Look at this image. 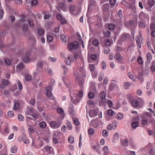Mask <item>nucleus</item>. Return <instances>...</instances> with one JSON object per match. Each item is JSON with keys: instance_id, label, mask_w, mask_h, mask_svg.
Returning a JSON list of instances; mask_svg holds the SVG:
<instances>
[{"instance_id": "1", "label": "nucleus", "mask_w": 155, "mask_h": 155, "mask_svg": "<svg viewBox=\"0 0 155 155\" xmlns=\"http://www.w3.org/2000/svg\"><path fill=\"white\" fill-rule=\"evenodd\" d=\"M79 46V44L77 41H74L68 44V49L70 51L73 50L77 49Z\"/></svg>"}, {"instance_id": "2", "label": "nucleus", "mask_w": 155, "mask_h": 155, "mask_svg": "<svg viewBox=\"0 0 155 155\" xmlns=\"http://www.w3.org/2000/svg\"><path fill=\"white\" fill-rule=\"evenodd\" d=\"M50 127L54 129L58 128L60 126L61 124L58 121H52L49 123Z\"/></svg>"}, {"instance_id": "3", "label": "nucleus", "mask_w": 155, "mask_h": 155, "mask_svg": "<svg viewBox=\"0 0 155 155\" xmlns=\"http://www.w3.org/2000/svg\"><path fill=\"white\" fill-rule=\"evenodd\" d=\"M74 60L73 55L71 54H69L68 55L67 58H65V64L68 65H70L71 63L73 62Z\"/></svg>"}, {"instance_id": "4", "label": "nucleus", "mask_w": 155, "mask_h": 155, "mask_svg": "<svg viewBox=\"0 0 155 155\" xmlns=\"http://www.w3.org/2000/svg\"><path fill=\"white\" fill-rule=\"evenodd\" d=\"M69 9L70 13L71 14L74 15H77L78 14V12L77 11L78 9L76 8L74 5H70Z\"/></svg>"}, {"instance_id": "5", "label": "nucleus", "mask_w": 155, "mask_h": 155, "mask_svg": "<svg viewBox=\"0 0 155 155\" xmlns=\"http://www.w3.org/2000/svg\"><path fill=\"white\" fill-rule=\"evenodd\" d=\"M119 89L118 85L114 83H111L109 87V89L111 91H118Z\"/></svg>"}, {"instance_id": "6", "label": "nucleus", "mask_w": 155, "mask_h": 155, "mask_svg": "<svg viewBox=\"0 0 155 155\" xmlns=\"http://www.w3.org/2000/svg\"><path fill=\"white\" fill-rule=\"evenodd\" d=\"M139 36H137L136 37L135 39L137 42V46L139 48H140L141 47V44L140 40V39H141L142 35L140 32L139 33Z\"/></svg>"}, {"instance_id": "7", "label": "nucleus", "mask_w": 155, "mask_h": 155, "mask_svg": "<svg viewBox=\"0 0 155 155\" xmlns=\"http://www.w3.org/2000/svg\"><path fill=\"white\" fill-rule=\"evenodd\" d=\"M43 149L49 154L52 153L53 152V148L51 146H45Z\"/></svg>"}, {"instance_id": "8", "label": "nucleus", "mask_w": 155, "mask_h": 155, "mask_svg": "<svg viewBox=\"0 0 155 155\" xmlns=\"http://www.w3.org/2000/svg\"><path fill=\"white\" fill-rule=\"evenodd\" d=\"M21 137L23 141L26 144H28L29 143V140L25 133H22Z\"/></svg>"}, {"instance_id": "9", "label": "nucleus", "mask_w": 155, "mask_h": 155, "mask_svg": "<svg viewBox=\"0 0 155 155\" xmlns=\"http://www.w3.org/2000/svg\"><path fill=\"white\" fill-rule=\"evenodd\" d=\"M9 82L8 80L3 79L2 81V84H0V87L2 89H4L5 87L8 85Z\"/></svg>"}, {"instance_id": "10", "label": "nucleus", "mask_w": 155, "mask_h": 155, "mask_svg": "<svg viewBox=\"0 0 155 155\" xmlns=\"http://www.w3.org/2000/svg\"><path fill=\"white\" fill-rule=\"evenodd\" d=\"M46 95L48 97H50L52 95V93L51 92L52 88L51 86H48L46 87Z\"/></svg>"}, {"instance_id": "11", "label": "nucleus", "mask_w": 155, "mask_h": 155, "mask_svg": "<svg viewBox=\"0 0 155 155\" xmlns=\"http://www.w3.org/2000/svg\"><path fill=\"white\" fill-rule=\"evenodd\" d=\"M30 53L29 52H27L23 58V61L25 63H28L30 61L29 58Z\"/></svg>"}, {"instance_id": "12", "label": "nucleus", "mask_w": 155, "mask_h": 155, "mask_svg": "<svg viewBox=\"0 0 155 155\" xmlns=\"http://www.w3.org/2000/svg\"><path fill=\"white\" fill-rule=\"evenodd\" d=\"M34 113H35V111L34 108H29L28 109L25 113V114L31 116Z\"/></svg>"}, {"instance_id": "13", "label": "nucleus", "mask_w": 155, "mask_h": 155, "mask_svg": "<svg viewBox=\"0 0 155 155\" xmlns=\"http://www.w3.org/2000/svg\"><path fill=\"white\" fill-rule=\"evenodd\" d=\"M101 101L102 102H104L105 100L106 93L104 91L101 92L100 94Z\"/></svg>"}, {"instance_id": "14", "label": "nucleus", "mask_w": 155, "mask_h": 155, "mask_svg": "<svg viewBox=\"0 0 155 155\" xmlns=\"http://www.w3.org/2000/svg\"><path fill=\"white\" fill-rule=\"evenodd\" d=\"M88 114L90 117H92L97 115V112L94 110H91L89 111Z\"/></svg>"}, {"instance_id": "15", "label": "nucleus", "mask_w": 155, "mask_h": 155, "mask_svg": "<svg viewBox=\"0 0 155 155\" xmlns=\"http://www.w3.org/2000/svg\"><path fill=\"white\" fill-rule=\"evenodd\" d=\"M121 144L122 146H127L128 145V138H125L121 140Z\"/></svg>"}, {"instance_id": "16", "label": "nucleus", "mask_w": 155, "mask_h": 155, "mask_svg": "<svg viewBox=\"0 0 155 155\" xmlns=\"http://www.w3.org/2000/svg\"><path fill=\"white\" fill-rule=\"evenodd\" d=\"M121 39L123 40H125L130 38V35L128 34H124L121 36Z\"/></svg>"}, {"instance_id": "17", "label": "nucleus", "mask_w": 155, "mask_h": 155, "mask_svg": "<svg viewBox=\"0 0 155 155\" xmlns=\"http://www.w3.org/2000/svg\"><path fill=\"white\" fill-rule=\"evenodd\" d=\"M45 33V30L43 28H39L38 31V34L39 36H42Z\"/></svg>"}, {"instance_id": "18", "label": "nucleus", "mask_w": 155, "mask_h": 155, "mask_svg": "<svg viewBox=\"0 0 155 155\" xmlns=\"http://www.w3.org/2000/svg\"><path fill=\"white\" fill-rule=\"evenodd\" d=\"M148 5L150 6L149 8H147V9L149 10H150L151 8L154 5V2L153 0H148Z\"/></svg>"}, {"instance_id": "19", "label": "nucleus", "mask_w": 155, "mask_h": 155, "mask_svg": "<svg viewBox=\"0 0 155 155\" xmlns=\"http://www.w3.org/2000/svg\"><path fill=\"white\" fill-rule=\"evenodd\" d=\"M130 103L134 107H137L139 105V102L137 100L134 99Z\"/></svg>"}, {"instance_id": "20", "label": "nucleus", "mask_w": 155, "mask_h": 155, "mask_svg": "<svg viewBox=\"0 0 155 155\" xmlns=\"http://www.w3.org/2000/svg\"><path fill=\"white\" fill-rule=\"evenodd\" d=\"M47 41L48 42H51L52 41L53 38L52 36L50 34H48L47 35Z\"/></svg>"}, {"instance_id": "21", "label": "nucleus", "mask_w": 155, "mask_h": 155, "mask_svg": "<svg viewBox=\"0 0 155 155\" xmlns=\"http://www.w3.org/2000/svg\"><path fill=\"white\" fill-rule=\"evenodd\" d=\"M57 136L56 134H54L53 135V137L52 139V141L53 143L55 144H57L58 142V139L56 138Z\"/></svg>"}, {"instance_id": "22", "label": "nucleus", "mask_w": 155, "mask_h": 155, "mask_svg": "<svg viewBox=\"0 0 155 155\" xmlns=\"http://www.w3.org/2000/svg\"><path fill=\"white\" fill-rule=\"evenodd\" d=\"M127 75L129 78L131 79L132 81H136V79L135 77L133 76L130 72H128L127 73Z\"/></svg>"}, {"instance_id": "23", "label": "nucleus", "mask_w": 155, "mask_h": 155, "mask_svg": "<svg viewBox=\"0 0 155 155\" xmlns=\"http://www.w3.org/2000/svg\"><path fill=\"white\" fill-rule=\"evenodd\" d=\"M109 5L108 4H106L103 5L102 9L103 12L107 11L109 8Z\"/></svg>"}, {"instance_id": "24", "label": "nucleus", "mask_w": 155, "mask_h": 155, "mask_svg": "<svg viewBox=\"0 0 155 155\" xmlns=\"http://www.w3.org/2000/svg\"><path fill=\"white\" fill-rule=\"evenodd\" d=\"M18 150V147L16 145L12 146L11 148V152L12 153H15Z\"/></svg>"}, {"instance_id": "25", "label": "nucleus", "mask_w": 155, "mask_h": 155, "mask_svg": "<svg viewBox=\"0 0 155 155\" xmlns=\"http://www.w3.org/2000/svg\"><path fill=\"white\" fill-rule=\"evenodd\" d=\"M43 67V62L41 61H38L37 63V69H41Z\"/></svg>"}, {"instance_id": "26", "label": "nucleus", "mask_w": 155, "mask_h": 155, "mask_svg": "<svg viewBox=\"0 0 155 155\" xmlns=\"http://www.w3.org/2000/svg\"><path fill=\"white\" fill-rule=\"evenodd\" d=\"M70 96L71 101L73 102V103L75 104L77 102L79 101V100L77 98H76V97H73L71 95H70Z\"/></svg>"}, {"instance_id": "27", "label": "nucleus", "mask_w": 155, "mask_h": 155, "mask_svg": "<svg viewBox=\"0 0 155 155\" xmlns=\"http://www.w3.org/2000/svg\"><path fill=\"white\" fill-rule=\"evenodd\" d=\"M96 4V2L95 0H89V7H91L92 6L95 5Z\"/></svg>"}, {"instance_id": "28", "label": "nucleus", "mask_w": 155, "mask_h": 155, "mask_svg": "<svg viewBox=\"0 0 155 155\" xmlns=\"http://www.w3.org/2000/svg\"><path fill=\"white\" fill-rule=\"evenodd\" d=\"M20 108V105L19 103L17 101H15V103L14 108L15 110H17L19 109Z\"/></svg>"}, {"instance_id": "29", "label": "nucleus", "mask_w": 155, "mask_h": 155, "mask_svg": "<svg viewBox=\"0 0 155 155\" xmlns=\"http://www.w3.org/2000/svg\"><path fill=\"white\" fill-rule=\"evenodd\" d=\"M146 14L143 12H141L139 15V17L140 20H143L145 18Z\"/></svg>"}, {"instance_id": "30", "label": "nucleus", "mask_w": 155, "mask_h": 155, "mask_svg": "<svg viewBox=\"0 0 155 155\" xmlns=\"http://www.w3.org/2000/svg\"><path fill=\"white\" fill-rule=\"evenodd\" d=\"M114 58L117 61H119L122 59V57L120 54L117 53L114 55Z\"/></svg>"}, {"instance_id": "31", "label": "nucleus", "mask_w": 155, "mask_h": 155, "mask_svg": "<svg viewBox=\"0 0 155 155\" xmlns=\"http://www.w3.org/2000/svg\"><path fill=\"white\" fill-rule=\"evenodd\" d=\"M89 69L91 72L94 71L95 67L94 64H89Z\"/></svg>"}, {"instance_id": "32", "label": "nucleus", "mask_w": 155, "mask_h": 155, "mask_svg": "<svg viewBox=\"0 0 155 155\" xmlns=\"http://www.w3.org/2000/svg\"><path fill=\"white\" fill-rule=\"evenodd\" d=\"M98 81L99 82H101L104 78V74L103 72H100L99 74Z\"/></svg>"}, {"instance_id": "33", "label": "nucleus", "mask_w": 155, "mask_h": 155, "mask_svg": "<svg viewBox=\"0 0 155 155\" xmlns=\"http://www.w3.org/2000/svg\"><path fill=\"white\" fill-rule=\"evenodd\" d=\"M139 125L137 121H135L133 122L131 124V126L134 129L137 127Z\"/></svg>"}, {"instance_id": "34", "label": "nucleus", "mask_w": 155, "mask_h": 155, "mask_svg": "<svg viewBox=\"0 0 155 155\" xmlns=\"http://www.w3.org/2000/svg\"><path fill=\"white\" fill-rule=\"evenodd\" d=\"M92 44L95 47L98 46L99 45L98 40L97 39H94L92 41Z\"/></svg>"}, {"instance_id": "35", "label": "nucleus", "mask_w": 155, "mask_h": 155, "mask_svg": "<svg viewBox=\"0 0 155 155\" xmlns=\"http://www.w3.org/2000/svg\"><path fill=\"white\" fill-rule=\"evenodd\" d=\"M73 123L74 124L77 126H79L80 124V122L77 118L74 119Z\"/></svg>"}, {"instance_id": "36", "label": "nucleus", "mask_w": 155, "mask_h": 155, "mask_svg": "<svg viewBox=\"0 0 155 155\" xmlns=\"http://www.w3.org/2000/svg\"><path fill=\"white\" fill-rule=\"evenodd\" d=\"M108 28L110 30H114L115 28V25L113 24H110L108 25Z\"/></svg>"}, {"instance_id": "37", "label": "nucleus", "mask_w": 155, "mask_h": 155, "mask_svg": "<svg viewBox=\"0 0 155 155\" xmlns=\"http://www.w3.org/2000/svg\"><path fill=\"white\" fill-rule=\"evenodd\" d=\"M69 142L71 144L74 143V137L72 136H70L68 139Z\"/></svg>"}, {"instance_id": "38", "label": "nucleus", "mask_w": 155, "mask_h": 155, "mask_svg": "<svg viewBox=\"0 0 155 155\" xmlns=\"http://www.w3.org/2000/svg\"><path fill=\"white\" fill-rule=\"evenodd\" d=\"M102 134L103 136L106 137L108 135V132L105 130H103L102 131Z\"/></svg>"}, {"instance_id": "39", "label": "nucleus", "mask_w": 155, "mask_h": 155, "mask_svg": "<svg viewBox=\"0 0 155 155\" xmlns=\"http://www.w3.org/2000/svg\"><path fill=\"white\" fill-rule=\"evenodd\" d=\"M147 60L148 61H149V62H150V60L152 58V56L151 54L149 53L148 52L147 54Z\"/></svg>"}, {"instance_id": "40", "label": "nucleus", "mask_w": 155, "mask_h": 155, "mask_svg": "<svg viewBox=\"0 0 155 155\" xmlns=\"http://www.w3.org/2000/svg\"><path fill=\"white\" fill-rule=\"evenodd\" d=\"M61 39L62 42H66L67 41L66 36L64 34L61 35Z\"/></svg>"}, {"instance_id": "41", "label": "nucleus", "mask_w": 155, "mask_h": 155, "mask_svg": "<svg viewBox=\"0 0 155 155\" xmlns=\"http://www.w3.org/2000/svg\"><path fill=\"white\" fill-rule=\"evenodd\" d=\"M46 126V123L44 121H42L39 124V126L42 128H45Z\"/></svg>"}, {"instance_id": "42", "label": "nucleus", "mask_w": 155, "mask_h": 155, "mask_svg": "<svg viewBox=\"0 0 155 155\" xmlns=\"http://www.w3.org/2000/svg\"><path fill=\"white\" fill-rule=\"evenodd\" d=\"M103 150L104 152V154H107L108 152V149L107 146H105L102 149Z\"/></svg>"}, {"instance_id": "43", "label": "nucleus", "mask_w": 155, "mask_h": 155, "mask_svg": "<svg viewBox=\"0 0 155 155\" xmlns=\"http://www.w3.org/2000/svg\"><path fill=\"white\" fill-rule=\"evenodd\" d=\"M88 97L89 98L92 99L94 97V92H90L88 94Z\"/></svg>"}, {"instance_id": "44", "label": "nucleus", "mask_w": 155, "mask_h": 155, "mask_svg": "<svg viewBox=\"0 0 155 155\" xmlns=\"http://www.w3.org/2000/svg\"><path fill=\"white\" fill-rule=\"evenodd\" d=\"M117 15L119 17L120 19H122L123 18V15L122 14V11L121 10H118L117 13Z\"/></svg>"}, {"instance_id": "45", "label": "nucleus", "mask_w": 155, "mask_h": 155, "mask_svg": "<svg viewBox=\"0 0 155 155\" xmlns=\"http://www.w3.org/2000/svg\"><path fill=\"white\" fill-rule=\"evenodd\" d=\"M124 88L126 89H129L130 87V83L127 82H125L124 83Z\"/></svg>"}, {"instance_id": "46", "label": "nucleus", "mask_w": 155, "mask_h": 155, "mask_svg": "<svg viewBox=\"0 0 155 155\" xmlns=\"http://www.w3.org/2000/svg\"><path fill=\"white\" fill-rule=\"evenodd\" d=\"M67 128L68 130H71L72 129V125L70 122L68 121L66 122Z\"/></svg>"}, {"instance_id": "47", "label": "nucleus", "mask_w": 155, "mask_h": 155, "mask_svg": "<svg viewBox=\"0 0 155 155\" xmlns=\"http://www.w3.org/2000/svg\"><path fill=\"white\" fill-rule=\"evenodd\" d=\"M107 114L109 116H112L114 115V112L111 109H109L107 111Z\"/></svg>"}, {"instance_id": "48", "label": "nucleus", "mask_w": 155, "mask_h": 155, "mask_svg": "<svg viewBox=\"0 0 155 155\" xmlns=\"http://www.w3.org/2000/svg\"><path fill=\"white\" fill-rule=\"evenodd\" d=\"M117 117L119 120H121L123 118V114L121 113H119L117 115Z\"/></svg>"}, {"instance_id": "49", "label": "nucleus", "mask_w": 155, "mask_h": 155, "mask_svg": "<svg viewBox=\"0 0 155 155\" xmlns=\"http://www.w3.org/2000/svg\"><path fill=\"white\" fill-rule=\"evenodd\" d=\"M138 25L140 28H144L145 27V24L141 21H139Z\"/></svg>"}, {"instance_id": "50", "label": "nucleus", "mask_w": 155, "mask_h": 155, "mask_svg": "<svg viewBox=\"0 0 155 155\" xmlns=\"http://www.w3.org/2000/svg\"><path fill=\"white\" fill-rule=\"evenodd\" d=\"M91 75L93 78H95L97 77V72L96 71L91 72Z\"/></svg>"}, {"instance_id": "51", "label": "nucleus", "mask_w": 155, "mask_h": 155, "mask_svg": "<svg viewBox=\"0 0 155 155\" xmlns=\"http://www.w3.org/2000/svg\"><path fill=\"white\" fill-rule=\"evenodd\" d=\"M17 83L18 84V88L20 91H21L22 89V85L20 81L18 80L17 81Z\"/></svg>"}, {"instance_id": "52", "label": "nucleus", "mask_w": 155, "mask_h": 155, "mask_svg": "<svg viewBox=\"0 0 155 155\" xmlns=\"http://www.w3.org/2000/svg\"><path fill=\"white\" fill-rule=\"evenodd\" d=\"M110 51V50L109 47H106L104 48V51L105 54H107Z\"/></svg>"}, {"instance_id": "53", "label": "nucleus", "mask_w": 155, "mask_h": 155, "mask_svg": "<svg viewBox=\"0 0 155 155\" xmlns=\"http://www.w3.org/2000/svg\"><path fill=\"white\" fill-rule=\"evenodd\" d=\"M24 66L23 65V64L22 63H20L17 67V68L21 70L23 69L24 68Z\"/></svg>"}, {"instance_id": "54", "label": "nucleus", "mask_w": 155, "mask_h": 155, "mask_svg": "<svg viewBox=\"0 0 155 155\" xmlns=\"http://www.w3.org/2000/svg\"><path fill=\"white\" fill-rule=\"evenodd\" d=\"M105 45L106 46H110L111 44L110 40L109 39H106L104 42Z\"/></svg>"}, {"instance_id": "55", "label": "nucleus", "mask_w": 155, "mask_h": 155, "mask_svg": "<svg viewBox=\"0 0 155 155\" xmlns=\"http://www.w3.org/2000/svg\"><path fill=\"white\" fill-rule=\"evenodd\" d=\"M5 64L7 65H10L11 63L10 60L8 59H5L4 60Z\"/></svg>"}, {"instance_id": "56", "label": "nucleus", "mask_w": 155, "mask_h": 155, "mask_svg": "<svg viewBox=\"0 0 155 155\" xmlns=\"http://www.w3.org/2000/svg\"><path fill=\"white\" fill-rule=\"evenodd\" d=\"M58 7L60 8L63 9L64 7V4L63 2H59L58 4Z\"/></svg>"}, {"instance_id": "57", "label": "nucleus", "mask_w": 155, "mask_h": 155, "mask_svg": "<svg viewBox=\"0 0 155 155\" xmlns=\"http://www.w3.org/2000/svg\"><path fill=\"white\" fill-rule=\"evenodd\" d=\"M28 25L27 24H24L22 26V28L23 31H26L28 29Z\"/></svg>"}, {"instance_id": "58", "label": "nucleus", "mask_w": 155, "mask_h": 155, "mask_svg": "<svg viewBox=\"0 0 155 155\" xmlns=\"http://www.w3.org/2000/svg\"><path fill=\"white\" fill-rule=\"evenodd\" d=\"M7 114L8 117H13L14 115V113L12 111H8Z\"/></svg>"}, {"instance_id": "59", "label": "nucleus", "mask_w": 155, "mask_h": 155, "mask_svg": "<svg viewBox=\"0 0 155 155\" xmlns=\"http://www.w3.org/2000/svg\"><path fill=\"white\" fill-rule=\"evenodd\" d=\"M51 16V15L48 13H46L45 14L44 18L45 19H49Z\"/></svg>"}, {"instance_id": "60", "label": "nucleus", "mask_w": 155, "mask_h": 155, "mask_svg": "<svg viewBox=\"0 0 155 155\" xmlns=\"http://www.w3.org/2000/svg\"><path fill=\"white\" fill-rule=\"evenodd\" d=\"M28 22L30 27H33L34 26V24L32 19H29L28 21Z\"/></svg>"}, {"instance_id": "61", "label": "nucleus", "mask_w": 155, "mask_h": 155, "mask_svg": "<svg viewBox=\"0 0 155 155\" xmlns=\"http://www.w3.org/2000/svg\"><path fill=\"white\" fill-rule=\"evenodd\" d=\"M25 79L26 81H29L31 80L32 77L30 75H27L25 76Z\"/></svg>"}, {"instance_id": "62", "label": "nucleus", "mask_w": 155, "mask_h": 155, "mask_svg": "<svg viewBox=\"0 0 155 155\" xmlns=\"http://www.w3.org/2000/svg\"><path fill=\"white\" fill-rule=\"evenodd\" d=\"M94 132V130L93 128L89 129L88 130V134L90 135H93Z\"/></svg>"}, {"instance_id": "63", "label": "nucleus", "mask_w": 155, "mask_h": 155, "mask_svg": "<svg viewBox=\"0 0 155 155\" xmlns=\"http://www.w3.org/2000/svg\"><path fill=\"white\" fill-rule=\"evenodd\" d=\"M57 112L61 114H62L64 112L63 110L61 107H58L57 109Z\"/></svg>"}, {"instance_id": "64", "label": "nucleus", "mask_w": 155, "mask_h": 155, "mask_svg": "<svg viewBox=\"0 0 155 155\" xmlns=\"http://www.w3.org/2000/svg\"><path fill=\"white\" fill-rule=\"evenodd\" d=\"M18 120L20 121H23L24 120V117L21 115H19L18 116Z\"/></svg>"}]
</instances>
